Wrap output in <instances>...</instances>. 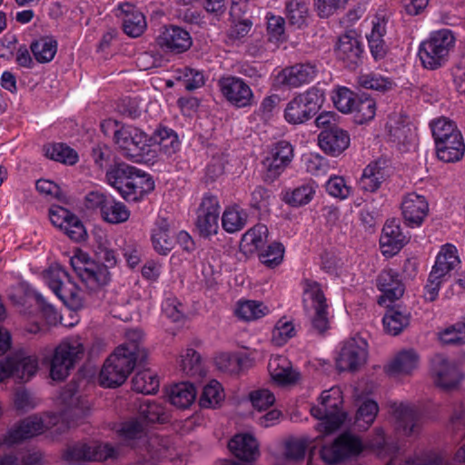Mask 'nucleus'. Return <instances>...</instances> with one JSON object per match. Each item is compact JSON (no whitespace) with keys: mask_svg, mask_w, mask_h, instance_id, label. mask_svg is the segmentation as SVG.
Returning <instances> with one entry per match:
<instances>
[{"mask_svg":"<svg viewBox=\"0 0 465 465\" xmlns=\"http://www.w3.org/2000/svg\"><path fill=\"white\" fill-rule=\"evenodd\" d=\"M106 180L129 202L139 201L154 187L153 181L147 173L124 163L112 165L106 172Z\"/></svg>","mask_w":465,"mask_h":465,"instance_id":"1","label":"nucleus"},{"mask_svg":"<svg viewBox=\"0 0 465 465\" xmlns=\"http://www.w3.org/2000/svg\"><path fill=\"white\" fill-rule=\"evenodd\" d=\"M114 142L117 150L135 163H154L157 152L152 148L150 137L134 125H121L114 131Z\"/></svg>","mask_w":465,"mask_h":465,"instance_id":"2","label":"nucleus"},{"mask_svg":"<svg viewBox=\"0 0 465 465\" xmlns=\"http://www.w3.org/2000/svg\"><path fill=\"white\" fill-rule=\"evenodd\" d=\"M303 307L311 320V331L322 334L329 329V305L321 284L315 281L303 282Z\"/></svg>","mask_w":465,"mask_h":465,"instance_id":"3","label":"nucleus"},{"mask_svg":"<svg viewBox=\"0 0 465 465\" xmlns=\"http://www.w3.org/2000/svg\"><path fill=\"white\" fill-rule=\"evenodd\" d=\"M342 392L340 387H331L323 391L320 397V403L311 408L313 417L321 420L320 430L331 433L337 430L345 419L341 406L342 404Z\"/></svg>","mask_w":465,"mask_h":465,"instance_id":"4","label":"nucleus"},{"mask_svg":"<svg viewBox=\"0 0 465 465\" xmlns=\"http://www.w3.org/2000/svg\"><path fill=\"white\" fill-rule=\"evenodd\" d=\"M325 100V92L319 86H312L295 95L284 109V119L291 124H301L312 119Z\"/></svg>","mask_w":465,"mask_h":465,"instance_id":"5","label":"nucleus"},{"mask_svg":"<svg viewBox=\"0 0 465 465\" xmlns=\"http://www.w3.org/2000/svg\"><path fill=\"white\" fill-rule=\"evenodd\" d=\"M454 43L455 37L449 29L432 33L428 40L420 44L419 48L418 55L423 67L435 70L442 66L446 63Z\"/></svg>","mask_w":465,"mask_h":465,"instance_id":"6","label":"nucleus"},{"mask_svg":"<svg viewBox=\"0 0 465 465\" xmlns=\"http://www.w3.org/2000/svg\"><path fill=\"white\" fill-rule=\"evenodd\" d=\"M84 353L83 343L78 338L63 341L54 351L50 363V376L54 381H64Z\"/></svg>","mask_w":465,"mask_h":465,"instance_id":"7","label":"nucleus"},{"mask_svg":"<svg viewBox=\"0 0 465 465\" xmlns=\"http://www.w3.org/2000/svg\"><path fill=\"white\" fill-rule=\"evenodd\" d=\"M70 264L91 293H98L110 282L106 266L92 261L84 253L70 258Z\"/></svg>","mask_w":465,"mask_h":465,"instance_id":"8","label":"nucleus"},{"mask_svg":"<svg viewBox=\"0 0 465 465\" xmlns=\"http://www.w3.org/2000/svg\"><path fill=\"white\" fill-rule=\"evenodd\" d=\"M124 348H116L105 361L99 375L100 383L104 387H117L123 384L139 362L126 355Z\"/></svg>","mask_w":465,"mask_h":465,"instance_id":"9","label":"nucleus"},{"mask_svg":"<svg viewBox=\"0 0 465 465\" xmlns=\"http://www.w3.org/2000/svg\"><path fill=\"white\" fill-rule=\"evenodd\" d=\"M45 280L49 288L64 304L74 309L83 306L80 289L64 268L59 265L50 268L45 274Z\"/></svg>","mask_w":465,"mask_h":465,"instance_id":"10","label":"nucleus"},{"mask_svg":"<svg viewBox=\"0 0 465 465\" xmlns=\"http://www.w3.org/2000/svg\"><path fill=\"white\" fill-rule=\"evenodd\" d=\"M293 158L292 145L284 140L272 145L262 162L263 180L273 183L284 172Z\"/></svg>","mask_w":465,"mask_h":465,"instance_id":"11","label":"nucleus"},{"mask_svg":"<svg viewBox=\"0 0 465 465\" xmlns=\"http://www.w3.org/2000/svg\"><path fill=\"white\" fill-rule=\"evenodd\" d=\"M38 370L36 357L16 352L0 361V382L13 377L19 381H29Z\"/></svg>","mask_w":465,"mask_h":465,"instance_id":"12","label":"nucleus"},{"mask_svg":"<svg viewBox=\"0 0 465 465\" xmlns=\"http://www.w3.org/2000/svg\"><path fill=\"white\" fill-rule=\"evenodd\" d=\"M118 456V448L108 443H74L64 450L63 457L67 461H101Z\"/></svg>","mask_w":465,"mask_h":465,"instance_id":"13","label":"nucleus"},{"mask_svg":"<svg viewBox=\"0 0 465 465\" xmlns=\"http://www.w3.org/2000/svg\"><path fill=\"white\" fill-rule=\"evenodd\" d=\"M366 340L361 336H353L344 341L336 359V367L341 371H356L367 360Z\"/></svg>","mask_w":465,"mask_h":465,"instance_id":"14","label":"nucleus"},{"mask_svg":"<svg viewBox=\"0 0 465 465\" xmlns=\"http://www.w3.org/2000/svg\"><path fill=\"white\" fill-rule=\"evenodd\" d=\"M362 448V443L358 437L343 433L331 444L322 446L321 457L326 463L335 464L348 457L358 455Z\"/></svg>","mask_w":465,"mask_h":465,"instance_id":"15","label":"nucleus"},{"mask_svg":"<svg viewBox=\"0 0 465 465\" xmlns=\"http://www.w3.org/2000/svg\"><path fill=\"white\" fill-rule=\"evenodd\" d=\"M45 429L46 423L42 417L29 416L14 425L0 438V446L5 445L10 448L20 444L24 440L43 433Z\"/></svg>","mask_w":465,"mask_h":465,"instance_id":"16","label":"nucleus"},{"mask_svg":"<svg viewBox=\"0 0 465 465\" xmlns=\"http://www.w3.org/2000/svg\"><path fill=\"white\" fill-rule=\"evenodd\" d=\"M218 86L223 97L233 106L242 108L252 104L253 93L242 78L223 76L219 79Z\"/></svg>","mask_w":465,"mask_h":465,"instance_id":"17","label":"nucleus"},{"mask_svg":"<svg viewBox=\"0 0 465 465\" xmlns=\"http://www.w3.org/2000/svg\"><path fill=\"white\" fill-rule=\"evenodd\" d=\"M220 213L219 201L216 196L205 194L197 210L196 227L203 237H210L218 231Z\"/></svg>","mask_w":465,"mask_h":465,"instance_id":"18","label":"nucleus"},{"mask_svg":"<svg viewBox=\"0 0 465 465\" xmlns=\"http://www.w3.org/2000/svg\"><path fill=\"white\" fill-rule=\"evenodd\" d=\"M59 401L64 416L68 419L78 420L85 417L90 411L88 399L82 395L75 383H69L62 390Z\"/></svg>","mask_w":465,"mask_h":465,"instance_id":"19","label":"nucleus"},{"mask_svg":"<svg viewBox=\"0 0 465 465\" xmlns=\"http://www.w3.org/2000/svg\"><path fill=\"white\" fill-rule=\"evenodd\" d=\"M51 223L60 228L73 241L80 242L86 236L83 223L74 213L61 206H53L49 210Z\"/></svg>","mask_w":465,"mask_h":465,"instance_id":"20","label":"nucleus"},{"mask_svg":"<svg viewBox=\"0 0 465 465\" xmlns=\"http://www.w3.org/2000/svg\"><path fill=\"white\" fill-rule=\"evenodd\" d=\"M156 40L161 48L173 54L184 53L193 45L189 32L177 25L163 26Z\"/></svg>","mask_w":465,"mask_h":465,"instance_id":"21","label":"nucleus"},{"mask_svg":"<svg viewBox=\"0 0 465 465\" xmlns=\"http://www.w3.org/2000/svg\"><path fill=\"white\" fill-rule=\"evenodd\" d=\"M431 371L437 386L443 390L456 388L462 375L458 367L442 355H436L431 361Z\"/></svg>","mask_w":465,"mask_h":465,"instance_id":"22","label":"nucleus"},{"mask_svg":"<svg viewBox=\"0 0 465 465\" xmlns=\"http://www.w3.org/2000/svg\"><path fill=\"white\" fill-rule=\"evenodd\" d=\"M351 138L347 131L333 125L323 129L318 135L320 148L327 154L338 156L350 145Z\"/></svg>","mask_w":465,"mask_h":465,"instance_id":"23","label":"nucleus"},{"mask_svg":"<svg viewBox=\"0 0 465 465\" xmlns=\"http://www.w3.org/2000/svg\"><path fill=\"white\" fill-rule=\"evenodd\" d=\"M391 174V166L387 160L379 159L370 163L362 172L359 181L360 188L368 193L376 192Z\"/></svg>","mask_w":465,"mask_h":465,"instance_id":"24","label":"nucleus"},{"mask_svg":"<svg viewBox=\"0 0 465 465\" xmlns=\"http://www.w3.org/2000/svg\"><path fill=\"white\" fill-rule=\"evenodd\" d=\"M362 53L361 42L350 34L341 35L335 47L337 59L351 70H354L361 63Z\"/></svg>","mask_w":465,"mask_h":465,"instance_id":"25","label":"nucleus"},{"mask_svg":"<svg viewBox=\"0 0 465 465\" xmlns=\"http://www.w3.org/2000/svg\"><path fill=\"white\" fill-rule=\"evenodd\" d=\"M429 212V203L424 196L416 193L407 194L401 202V213L410 227H419Z\"/></svg>","mask_w":465,"mask_h":465,"instance_id":"26","label":"nucleus"},{"mask_svg":"<svg viewBox=\"0 0 465 465\" xmlns=\"http://www.w3.org/2000/svg\"><path fill=\"white\" fill-rule=\"evenodd\" d=\"M408 242V237L402 232L399 221L388 220L383 226L380 245L384 255L393 256Z\"/></svg>","mask_w":465,"mask_h":465,"instance_id":"27","label":"nucleus"},{"mask_svg":"<svg viewBox=\"0 0 465 465\" xmlns=\"http://www.w3.org/2000/svg\"><path fill=\"white\" fill-rule=\"evenodd\" d=\"M228 448L240 460L251 463L260 457V446L254 436L249 433L234 435L228 442Z\"/></svg>","mask_w":465,"mask_h":465,"instance_id":"28","label":"nucleus"},{"mask_svg":"<svg viewBox=\"0 0 465 465\" xmlns=\"http://www.w3.org/2000/svg\"><path fill=\"white\" fill-rule=\"evenodd\" d=\"M316 73L315 65L300 64L282 70L277 79L282 85L288 88H298L312 81Z\"/></svg>","mask_w":465,"mask_h":465,"instance_id":"29","label":"nucleus"},{"mask_svg":"<svg viewBox=\"0 0 465 465\" xmlns=\"http://www.w3.org/2000/svg\"><path fill=\"white\" fill-rule=\"evenodd\" d=\"M391 411L396 420L397 430L404 435L409 436L419 430L421 414L418 409L403 403H394L391 406Z\"/></svg>","mask_w":465,"mask_h":465,"instance_id":"30","label":"nucleus"},{"mask_svg":"<svg viewBox=\"0 0 465 465\" xmlns=\"http://www.w3.org/2000/svg\"><path fill=\"white\" fill-rule=\"evenodd\" d=\"M377 287L382 292L378 301L380 304L386 301L399 300L404 293V285L399 273L391 269L381 271L377 278Z\"/></svg>","mask_w":465,"mask_h":465,"instance_id":"31","label":"nucleus"},{"mask_svg":"<svg viewBox=\"0 0 465 465\" xmlns=\"http://www.w3.org/2000/svg\"><path fill=\"white\" fill-rule=\"evenodd\" d=\"M123 14V29L130 37L140 36L146 29L147 24L143 14L131 4L125 3L119 6Z\"/></svg>","mask_w":465,"mask_h":465,"instance_id":"32","label":"nucleus"},{"mask_svg":"<svg viewBox=\"0 0 465 465\" xmlns=\"http://www.w3.org/2000/svg\"><path fill=\"white\" fill-rule=\"evenodd\" d=\"M152 147L157 145L160 153L169 158L181 149V142L178 134L171 128L160 127L150 136Z\"/></svg>","mask_w":465,"mask_h":465,"instance_id":"33","label":"nucleus"},{"mask_svg":"<svg viewBox=\"0 0 465 465\" xmlns=\"http://www.w3.org/2000/svg\"><path fill=\"white\" fill-rule=\"evenodd\" d=\"M173 234L167 219L159 217L155 222L151 237L154 250L162 255H166L171 252L175 244Z\"/></svg>","mask_w":465,"mask_h":465,"instance_id":"34","label":"nucleus"},{"mask_svg":"<svg viewBox=\"0 0 465 465\" xmlns=\"http://www.w3.org/2000/svg\"><path fill=\"white\" fill-rule=\"evenodd\" d=\"M420 356L413 349L402 350L386 367L390 375L411 374L419 365Z\"/></svg>","mask_w":465,"mask_h":465,"instance_id":"35","label":"nucleus"},{"mask_svg":"<svg viewBox=\"0 0 465 465\" xmlns=\"http://www.w3.org/2000/svg\"><path fill=\"white\" fill-rule=\"evenodd\" d=\"M435 145L437 157L445 163L460 161L465 152V143L461 134L457 135L454 134V136H450V139Z\"/></svg>","mask_w":465,"mask_h":465,"instance_id":"36","label":"nucleus"},{"mask_svg":"<svg viewBox=\"0 0 465 465\" xmlns=\"http://www.w3.org/2000/svg\"><path fill=\"white\" fill-rule=\"evenodd\" d=\"M268 370L272 380L281 384L293 383L299 378V373L292 370L291 363L282 356L272 358Z\"/></svg>","mask_w":465,"mask_h":465,"instance_id":"37","label":"nucleus"},{"mask_svg":"<svg viewBox=\"0 0 465 465\" xmlns=\"http://www.w3.org/2000/svg\"><path fill=\"white\" fill-rule=\"evenodd\" d=\"M457 252V248L454 245L450 243L444 244L436 257L431 271L448 278L450 272L460 262Z\"/></svg>","mask_w":465,"mask_h":465,"instance_id":"38","label":"nucleus"},{"mask_svg":"<svg viewBox=\"0 0 465 465\" xmlns=\"http://www.w3.org/2000/svg\"><path fill=\"white\" fill-rule=\"evenodd\" d=\"M385 33V21L378 19L376 23L373 22L371 32L367 36L371 54L376 61L384 58L388 52V45L383 39Z\"/></svg>","mask_w":465,"mask_h":465,"instance_id":"39","label":"nucleus"},{"mask_svg":"<svg viewBox=\"0 0 465 465\" xmlns=\"http://www.w3.org/2000/svg\"><path fill=\"white\" fill-rule=\"evenodd\" d=\"M57 41L49 35L41 36L30 45L31 52L40 64L51 62L57 52Z\"/></svg>","mask_w":465,"mask_h":465,"instance_id":"40","label":"nucleus"},{"mask_svg":"<svg viewBox=\"0 0 465 465\" xmlns=\"http://www.w3.org/2000/svg\"><path fill=\"white\" fill-rule=\"evenodd\" d=\"M168 398L170 402L180 409L192 405L196 398V389L190 382H181L171 387Z\"/></svg>","mask_w":465,"mask_h":465,"instance_id":"41","label":"nucleus"},{"mask_svg":"<svg viewBox=\"0 0 465 465\" xmlns=\"http://www.w3.org/2000/svg\"><path fill=\"white\" fill-rule=\"evenodd\" d=\"M386 332L398 335L409 325L410 313L406 310L389 308L382 319Z\"/></svg>","mask_w":465,"mask_h":465,"instance_id":"42","label":"nucleus"},{"mask_svg":"<svg viewBox=\"0 0 465 465\" xmlns=\"http://www.w3.org/2000/svg\"><path fill=\"white\" fill-rule=\"evenodd\" d=\"M315 182L309 181L284 193L282 200L292 207L308 204L316 193Z\"/></svg>","mask_w":465,"mask_h":465,"instance_id":"43","label":"nucleus"},{"mask_svg":"<svg viewBox=\"0 0 465 465\" xmlns=\"http://www.w3.org/2000/svg\"><path fill=\"white\" fill-rule=\"evenodd\" d=\"M389 135L393 142L405 143L411 134V128L406 116L399 114L390 115L386 124Z\"/></svg>","mask_w":465,"mask_h":465,"instance_id":"44","label":"nucleus"},{"mask_svg":"<svg viewBox=\"0 0 465 465\" xmlns=\"http://www.w3.org/2000/svg\"><path fill=\"white\" fill-rule=\"evenodd\" d=\"M143 339V333L139 330H130L126 332V341L117 348L125 349L126 352H130V355H126L132 360L143 364L147 358V352L145 349L141 345Z\"/></svg>","mask_w":465,"mask_h":465,"instance_id":"45","label":"nucleus"},{"mask_svg":"<svg viewBox=\"0 0 465 465\" xmlns=\"http://www.w3.org/2000/svg\"><path fill=\"white\" fill-rule=\"evenodd\" d=\"M101 215L107 223L116 224L127 221L130 212L124 203L109 196L107 202L104 204Z\"/></svg>","mask_w":465,"mask_h":465,"instance_id":"46","label":"nucleus"},{"mask_svg":"<svg viewBox=\"0 0 465 465\" xmlns=\"http://www.w3.org/2000/svg\"><path fill=\"white\" fill-rule=\"evenodd\" d=\"M247 213L239 206L227 207L222 216L223 228L230 233L241 231L246 224Z\"/></svg>","mask_w":465,"mask_h":465,"instance_id":"47","label":"nucleus"},{"mask_svg":"<svg viewBox=\"0 0 465 465\" xmlns=\"http://www.w3.org/2000/svg\"><path fill=\"white\" fill-rule=\"evenodd\" d=\"M138 412L139 417L149 423H165L169 420V414L160 402L144 401L141 402Z\"/></svg>","mask_w":465,"mask_h":465,"instance_id":"48","label":"nucleus"},{"mask_svg":"<svg viewBox=\"0 0 465 465\" xmlns=\"http://www.w3.org/2000/svg\"><path fill=\"white\" fill-rule=\"evenodd\" d=\"M132 388L139 393L153 394L158 391L159 380L149 370L138 371L132 379Z\"/></svg>","mask_w":465,"mask_h":465,"instance_id":"49","label":"nucleus"},{"mask_svg":"<svg viewBox=\"0 0 465 465\" xmlns=\"http://www.w3.org/2000/svg\"><path fill=\"white\" fill-rule=\"evenodd\" d=\"M268 312V308L256 301L239 302L235 310V314L246 322L258 320Z\"/></svg>","mask_w":465,"mask_h":465,"instance_id":"50","label":"nucleus"},{"mask_svg":"<svg viewBox=\"0 0 465 465\" xmlns=\"http://www.w3.org/2000/svg\"><path fill=\"white\" fill-rule=\"evenodd\" d=\"M45 154L47 158L73 165L78 160L76 152L64 143H54L45 147Z\"/></svg>","mask_w":465,"mask_h":465,"instance_id":"51","label":"nucleus"},{"mask_svg":"<svg viewBox=\"0 0 465 465\" xmlns=\"http://www.w3.org/2000/svg\"><path fill=\"white\" fill-rule=\"evenodd\" d=\"M181 370L189 377H202L204 374L201 356L192 349H186L185 354H182Z\"/></svg>","mask_w":465,"mask_h":465,"instance_id":"52","label":"nucleus"},{"mask_svg":"<svg viewBox=\"0 0 465 465\" xmlns=\"http://www.w3.org/2000/svg\"><path fill=\"white\" fill-rule=\"evenodd\" d=\"M43 454L39 450H28L19 455L9 453L0 458V465H40Z\"/></svg>","mask_w":465,"mask_h":465,"instance_id":"53","label":"nucleus"},{"mask_svg":"<svg viewBox=\"0 0 465 465\" xmlns=\"http://www.w3.org/2000/svg\"><path fill=\"white\" fill-rule=\"evenodd\" d=\"M379 411L378 404L371 400L362 402L355 416V425L360 430H367L374 421Z\"/></svg>","mask_w":465,"mask_h":465,"instance_id":"54","label":"nucleus"},{"mask_svg":"<svg viewBox=\"0 0 465 465\" xmlns=\"http://www.w3.org/2000/svg\"><path fill=\"white\" fill-rule=\"evenodd\" d=\"M286 15L291 25L301 28L307 21V4L303 0H290L286 5Z\"/></svg>","mask_w":465,"mask_h":465,"instance_id":"55","label":"nucleus"},{"mask_svg":"<svg viewBox=\"0 0 465 465\" xmlns=\"http://www.w3.org/2000/svg\"><path fill=\"white\" fill-rule=\"evenodd\" d=\"M352 113H354L355 123L363 124L374 118L376 103L370 97H357Z\"/></svg>","mask_w":465,"mask_h":465,"instance_id":"56","label":"nucleus"},{"mask_svg":"<svg viewBox=\"0 0 465 465\" xmlns=\"http://www.w3.org/2000/svg\"><path fill=\"white\" fill-rule=\"evenodd\" d=\"M432 136L435 141V144L440 143L445 140L450 139V136L461 134L457 129L453 122L447 118H440L433 121L430 124Z\"/></svg>","mask_w":465,"mask_h":465,"instance_id":"57","label":"nucleus"},{"mask_svg":"<svg viewBox=\"0 0 465 465\" xmlns=\"http://www.w3.org/2000/svg\"><path fill=\"white\" fill-rule=\"evenodd\" d=\"M223 399L221 384L217 381H211L203 389L199 399L202 408H215Z\"/></svg>","mask_w":465,"mask_h":465,"instance_id":"58","label":"nucleus"},{"mask_svg":"<svg viewBox=\"0 0 465 465\" xmlns=\"http://www.w3.org/2000/svg\"><path fill=\"white\" fill-rule=\"evenodd\" d=\"M268 228L264 224H256L248 230L242 236L244 246H250L249 251L262 248L267 242Z\"/></svg>","mask_w":465,"mask_h":465,"instance_id":"59","label":"nucleus"},{"mask_svg":"<svg viewBox=\"0 0 465 465\" xmlns=\"http://www.w3.org/2000/svg\"><path fill=\"white\" fill-rule=\"evenodd\" d=\"M358 84L365 89L386 92L392 89L393 82L379 74L369 73L358 77Z\"/></svg>","mask_w":465,"mask_h":465,"instance_id":"60","label":"nucleus"},{"mask_svg":"<svg viewBox=\"0 0 465 465\" xmlns=\"http://www.w3.org/2000/svg\"><path fill=\"white\" fill-rule=\"evenodd\" d=\"M120 432L125 440H138L143 443L147 442L144 424L138 420L124 422L122 425Z\"/></svg>","mask_w":465,"mask_h":465,"instance_id":"61","label":"nucleus"},{"mask_svg":"<svg viewBox=\"0 0 465 465\" xmlns=\"http://www.w3.org/2000/svg\"><path fill=\"white\" fill-rule=\"evenodd\" d=\"M309 445L307 438H291L285 442L284 457L289 460H300L305 456Z\"/></svg>","mask_w":465,"mask_h":465,"instance_id":"62","label":"nucleus"},{"mask_svg":"<svg viewBox=\"0 0 465 465\" xmlns=\"http://www.w3.org/2000/svg\"><path fill=\"white\" fill-rule=\"evenodd\" d=\"M332 101L335 107L341 113H352L354 105L357 102V97L354 94L346 87L339 88L335 94L332 96Z\"/></svg>","mask_w":465,"mask_h":465,"instance_id":"63","label":"nucleus"},{"mask_svg":"<svg viewBox=\"0 0 465 465\" xmlns=\"http://www.w3.org/2000/svg\"><path fill=\"white\" fill-rule=\"evenodd\" d=\"M440 340L444 344H464L465 321L446 328L440 333Z\"/></svg>","mask_w":465,"mask_h":465,"instance_id":"64","label":"nucleus"}]
</instances>
